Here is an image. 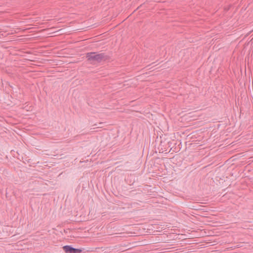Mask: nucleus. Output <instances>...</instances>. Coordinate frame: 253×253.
Here are the masks:
<instances>
[{
    "label": "nucleus",
    "instance_id": "obj_1",
    "mask_svg": "<svg viewBox=\"0 0 253 253\" xmlns=\"http://www.w3.org/2000/svg\"><path fill=\"white\" fill-rule=\"evenodd\" d=\"M87 60L91 63H100L108 59V56L105 53L88 52L86 54Z\"/></svg>",
    "mask_w": 253,
    "mask_h": 253
},
{
    "label": "nucleus",
    "instance_id": "obj_2",
    "mask_svg": "<svg viewBox=\"0 0 253 253\" xmlns=\"http://www.w3.org/2000/svg\"><path fill=\"white\" fill-rule=\"evenodd\" d=\"M63 249L66 253H73V248L70 246H65Z\"/></svg>",
    "mask_w": 253,
    "mask_h": 253
},
{
    "label": "nucleus",
    "instance_id": "obj_3",
    "mask_svg": "<svg viewBox=\"0 0 253 253\" xmlns=\"http://www.w3.org/2000/svg\"><path fill=\"white\" fill-rule=\"evenodd\" d=\"M82 252V250L79 249H75L73 248V253H80Z\"/></svg>",
    "mask_w": 253,
    "mask_h": 253
}]
</instances>
